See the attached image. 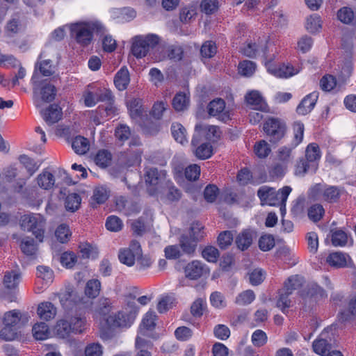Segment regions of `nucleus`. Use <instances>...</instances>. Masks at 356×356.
Wrapping results in <instances>:
<instances>
[{
    "label": "nucleus",
    "mask_w": 356,
    "mask_h": 356,
    "mask_svg": "<svg viewBox=\"0 0 356 356\" xmlns=\"http://www.w3.org/2000/svg\"><path fill=\"white\" fill-rule=\"evenodd\" d=\"M159 42V37L156 34H148L146 36L137 35L134 38L131 45V53L137 58L147 56L150 49L155 47Z\"/></svg>",
    "instance_id": "9"
},
{
    "label": "nucleus",
    "mask_w": 356,
    "mask_h": 356,
    "mask_svg": "<svg viewBox=\"0 0 356 356\" xmlns=\"http://www.w3.org/2000/svg\"><path fill=\"white\" fill-rule=\"evenodd\" d=\"M55 236L60 243H67L71 236L69 227L65 224L60 225L55 231Z\"/></svg>",
    "instance_id": "56"
},
{
    "label": "nucleus",
    "mask_w": 356,
    "mask_h": 356,
    "mask_svg": "<svg viewBox=\"0 0 356 356\" xmlns=\"http://www.w3.org/2000/svg\"><path fill=\"white\" fill-rule=\"evenodd\" d=\"M18 327L3 325L0 330V339L3 341H13L17 337Z\"/></svg>",
    "instance_id": "53"
},
{
    "label": "nucleus",
    "mask_w": 356,
    "mask_h": 356,
    "mask_svg": "<svg viewBox=\"0 0 356 356\" xmlns=\"http://www.w3.org/2000/svg\"><path fill=\"white\" fill-rule=\"evenodd\" d=\"M199 140L196 136H193L191 145L193 147H197L194 151L196 157L201 160H205L210 158L213 154V147L210 143H203L198 145Z\"/></svg>",
    "instance_id": "21"
},
{
    "label": "nucleus",
    "mask_w": 356,
    "mask_h": 356,
    "mask_svg": "<svg viewBox=\"0 0 356 356\" xmlns=\"http://www.w3.org/2000/svg\"><path fill=\"white\" fill-rule=\"evenodd\" d=\"M24 29L25 24L22 15L19 13H15L7 22L4 27V33L8 38H13L22 33Z\"/></svg>",
    "instance_id": "15"
},
{
    "label": "nucleus",
    "mask_w": 356,
    "mask_h": 356,
    "mask_svg": "<svg viewBox=\"0 0 356 356\" xmlns=\"http://www.w3.org/2000/svg\"><path fill=\"white\" fill-rule=\"evenodd\" d=\"M37 313L41 319L48 321L56 316L57 309L51 302H43L38 305Z\"/></svg>",
    "instance_id": "27"
},
{
    "label": "nucleus",
    "mask_w": 356,
    "mask_h": 356,
    "mask_svg": "<svg viewBox=\"0 0 356 356\" xmlns=\"http://www.w3.org/2000/svg\"><path fill=\"white\" fill-rule=\"evenodd\" d=\"M325 210L320 204L312 205L308 210V217L313 222H318L323 216Z\"/></svg>",
    "instance_id": "59"
},
{
    "label": "nucleus",
    "mask_w": 356,
    "mask_h": 356,
    "mask_svg": "<svg viewBox=\"0 0 356 356\" xmlns=\"http://www.w3.org/2000/svg\"><path fill=\"white\" fill-rule=\"evenodd\" d=\"M60 302L63 308L69 314L74 309L81 311L84 307L83 300L77 298L74 291H66L59 294Z\"/></svg>",
    "instance_id": "14"
},
{
    "label": "nucleus",
    "mask_w": 356,
    "mask_h": 356,
    "mask_svg": "<svg viewBox=\"0 0 356 356\" xmlns=\"http://www.w3.org/2000/svg\"><path fill=\"white\" fill-rule=\"evenodd\" d=\"M256 67L254 62L245 60L239 63L238 70L240 74L249 77L254 73Z\"/></svg>",
    "instance_id": "48"
},
{
    "label": "nucleus",
    "mask_w": 356,
    "mask_h": 356,
    "mask_svg": "<svg viewBox=\"0 0 356 356\" xmlns=\"http://www.w3.org/2000/svg\"><path fill=\"white\" fill-rule=\"evenodd\" d=\"M356 316V296L348 301L345 308L341 309L338 314V321L341 323L350 321Z\"/></svg>",
    "instance_id": "22"
},
{
    "label": "nucleus",
    "mask_w": 356,
    "mask_h": 356,
    "mask_svg": "<svg viewBox=\"0 0 356 356\" xmlns=\"http://www.w3.org/2000/svg\"><path fill=\"white\" fill-rule=\"evenodd\" d=\"M72 147L76 154H84L89 150V142L86 138L77 136L72 140Z\"/></svg>",
    "instance_id": "33"
},
{
    "label": "nucleus",
    "mask_w": 356,
    "mask_h": 356,
    "mask_svg": "<svg viewBox=\"0 0 356 356\" xmlns=\"http://www.w3.org/2000/svg\"><path fill=\"white\" fill-rule=\"evenodd\" d=\"M20 314L19 311L16 309L5 313L3 319V325L18 327L17 325L21 320Z\"/></svg>",
    "instance_id": "51"
},
{
    "label": "nucleus",
    "mask_w": 356,
    "mask_h": 356,
    "mask_svg": "<svg viewBox=\"0 0 356 356\" xmlns=\"http://www.w3.org/2000/svg\"><path fill=\"white\" fill-rule=\"evenodd\" d=\"M36 179L39 187L44 190L52 188L55 184L54 176L52 173L47 170H44L42 173L38 175Z\"/></svg>",
    "instance_id": "32"
},
{
    "label": "nucleus",
    "mask_w": 356,
    "mask_h": 356,
    "mask_svg": "<svg viewBox=\"0 0 356 356\" xmlns=\"http://www.w3.org/2000/svg\"><path fill=\"white\" fill-rule=\"evenodd\" d=\"M245 99L253 110L265 111H268V105L261 95L257 90H252L247 93Z\"/></svg>",
    "instance_id": "20"
},
{
    "label": "nucleus",
    "mask_w": 356,
    "mask_h": 356,
    "mask_svg": "<svg viewBox=\"0 0 356 356\" xmlns=\"http://www.w3.org/2000/svg\"><path fill=\"white\" fill-rule=\"evenodd\" d=\"M21 275L15 270L6 272L3 277V284L7 289H15L18 285Z\"/></svg>",
    "instance_id": "42"
},
{
    "label": "nucleus",
    "mask_w": 356,
    "mask_h": 356,
    "mask_svg": "<svg viewBox=\"0 0 356 356\" xmlns=\"http://www.w3.org/2000/svg\"><path fill=\"white\" fill-rule=\"evenodd\" d=\"M306 29L312 33H316L321 28V18L318 15L314 14L307 18Z\"/></svg>",
    "instance_id": "57"
},
{
    "label": "nucleus",
    "mask_w": 356,
    "mask_h": 356,
    "mask_svg": "<svg viewBox=\"0 0 356 356\" xmlns=\"http://www.w3.org/2000/svg\"><path fill=\"white\" fill-rule=\"evenodd\" d=\"M112 309V303L107 298H100L98 300L95 307V312L101 316H106L108 315Z\"/></svg>",
    "instance_id": "37"
},
{
    "label": "nucleus",
    "mask_w": 356,
    "mask_h": 356,
    "mask_svg": "<svg viewBox=\"0 0 356 356\" xmlns=\"http://www.w3.org/2000/svg\"><path fill=\"white\" fill-rule=\"evenodd\" d=\"M254 152L259 158L264 159L270 154L271 148L266 140H261L254 144Z\"/></svg>",
    "instance_id": "47"
},
{
    "label": "nucleus",
    "mask_w": 356,
    "mask_h": 356,
    "mask_svg": "<svg viewBox=\"0 0 356 356\" xmlns=\"http://www.w3.org/2000/svg\"><path fill=\"white\" fill-rule=\"evenodd\" d=\"M105 225L109 231L118 232L122 229L123 223L120 218L115 216H111L107 218Z\"/></svg>",
    "instance_id": "62"
},
{
    "label": "nucleus",
    "mask_w": 356,
    "mask_h": 356,
    "mask_svg": "<svg viewBox=\"0 0 356 356\" xmlns=\"http://www.w3.org/2000/svg\"><path fill=\"white\" fill-rule=\"evenodd\" d=\"M263 130L268 141L273 145H277L286 136L287 125L282 119L268 117L264 122Z\"/></svg>",
    "instance_id": "5"
},
{
    "label": "nucleus",
    "mask_w": 356,
    "mask_h": 356,
    "mask_svg": "<svg viewBox=\"0 0 356 356\" xmlns=\"http://www.w3.org/2000/svg\"><path fill=\"white\" fill-rule=\"evenodd\" d=\"M318 98V92L314 91L306 95L296 108V112L299 115H305L310 113L316 105Z\"/></svg>",
    "instance_id": "19"
},
{
    "label": "nucleus",
    "mask_w": 356,
    "mask_h": 356,
    "mask_svg": "<svg viewBox=\"0 0 356 356\" xmlns=\"http://www.w3.org/2000/svg\"><path fill=\"white\" fill-rule=\"evenodd\" d=\"M142 99L136 98L131 99L127 106L131 118L136 119L143 115V109Z\"/></svg>",
    "instance_id": "44"
},
{
    "label": "nucleus",
    "mask_w": 356,
    "mask_h": 356,
    "mask_svg": "<svg viewBox=\"0 0 356 356\" xmlns=\"http://www.w3.org/2000/svg\"><path fill=\"white\" fill-rule=\"evenodd\" d=\"M43 120L48 125L58 122L62 118V108L56 104H50L47 108L40 111Z\"/></svg>",
    "instance_id": "18"
},
{
    "label": "nucleus",
    "mask_w": 356,
    "mask_h": 356,
    "mask_svg": "<svg viewBox=\"0 0 356 356\" xmlns=\"http://www.w3.org/2000/svg\"><path fill=\"white\" fill-rule=\"evenodd\" d=\"M293 138L287 145L282 146L277 152L278 159L288 163L292 160V151L296 149L303 140L305 126L300 121H296L293 124Z\"/></svg>",
    "instance_id": "7"
},
{
    "label": "nucleus",
    "mask_w": 356,
    "mask_h": 356,
    "mask_svg": "<svg viewBox=\"0 0 356 356\" xmlns=\"http://www.w3.org/2000/svg\"><path fill=\"white\" fill-rule=\"evenodd\" d=\"M255 299V295L252 290H246L239 293L235 300V303L238 305H248Z\"/></svg>",
    "instance_id": "55"
},
{
    "label": "nucleus",
    "mask_w": 356,
    "mask_h": 356,
    "mask_svg": "<svg viewBox=\"0 0 356 356\" xmlns=\"http://www.w3.org/2000/svg\"><path fill=\"white\" fill-rule=\"evenodd\" d=\"M21 228L31 232L39 243L43 242L46 227L45 218L39 213H30L21 216Z\"/></svg>",
    "instance_id": "3"
},
{
    "label": "nucleus",
    "mask_w": 356,
    "mask_h": 356,
    "mask_svg": "<svg viewBox=\"0 0 356 356\" xmlns=\"http://www.w3.org/2000/svg\"><path fill=\"white\" fill-rule=\"evenodd\" d=\"M31 82L33 86V93L35 95L40 94L42 102L50 103L52 102L56 97L57 90L54 85L47 80L38 82L36 80V72H34Z\"/></svg>",
    "instance_id": "11"
},
{
    "label": "nucleus",
    "mask_w": 356,
    "mask_h": 356,
    "mask_svg": "<svg viewBox=\"0 0 356 356\" xmlns=\"http://www.w3.org/2000/svg\"><path fill=\"white\" fill-rule=\"evenodd\" d=\"M275 246L274 237L270 235H263L259 240V248L261 250L266 252L271 250Z\"/></svg>",
    "instance_id": "64"
},
{
    "label": "nucleus",
    "mask_w": 356,
    "mask_h": 356,
    "mask_svg": "<svg viewBox=\"0 0 356 356\" xmlns=\"http://www.w3.org/2000/svg\"><path fill=\"white\" fill-rule=\"evenodd\" d=\"M172 106L177 111H182L187 108L189 104V98L183 92L175 95L172 99Z\"/></svg>",
    "instance_id": "49"
},
{
    "label": "nucleus",
    "mask_w": 356,
    "mask_h": 356,
    "mask_svg": "<svg viewBox=\"0 0 356 356\" xmlns=\"http://www.w3.org/2000/svg\"><path fill=\"white\" fill-rule=\"evenodd\" d=\"M112 160V155L110 152L106 149H100L97 152L95 156V163L97 165L102 168L108 167Z\"/></svg>",
    "instance_id": "38"
},
{
    "label": "nucleus",
    "mask_w": 356,
    "mask_h": 356,
    "mask_svg": "<svg viewBox=\"0 0 356 356\" xmlns=\"http://www.w3.org/2000/svg\"><path fill=\"white\" fill-rule=\"evenodd\" d=\"M145 180L148 188V193L151 195L152 191H158L169 179H166V172L159 170L156 168H146Z\"/></svg>",
    "instance_id": "13"
},
{
    "label": "nucleus",
    "mask_w": 356,
    "mask_h": 356,
    "mask_svg": "<svg viewBox=\"0 0 356 356\" xmlns=\"http://www.w3.org/2000/svg\"><path fill=\"white\" fill-rule=\"evenodd\" d=\"M324 290L317 284H312L299 291L300 296L305 301L316 302L318 296L322 297Z\"/></svg>",
    "instance_id": "26"
},
{
    "label": "nucleus",
    "mask_w": 356,
    "mask_h": 356,
    "mask_svg": "<svg viewBox=\"0 0 356 356\" xmlns=\"http://www.w3.org/2000/svg\"><path fill=\"white\" fill-rule=\"evenodd\" d=\"M216 52V44L211 40L206 41L204 43H203L200 49L201 56L206 58H211L213 57Z\"/></svg>",
    "instance_id": "54"
},
{
    "label": "nucleus",
    "mask_w": 356,
    "mask_h": 356,
    "mask_svg": "<svg viewBox=\"0 0 356 356\" xmlns=\"http://www.w3.org/2000/svg\"><path fill=\"white\" fill-rule=\"evenodd\" d=\"M291 295V293L284 289H282L279 291V297L276 302V306L284 314L287 312L288 309L291 307V301L289 299Z\"/></svg>",
    "instance_id": "41"
},
{
    "label": "nucleus",
    "mask_w": 356,
    "mask_h": 356,
    "mask_svg": "<svg viewBox=\"0 0 356 356\" xmlns=\"http://www.w3.org/2000/svg\"><path fill=\"white\" fill-rule=\"evenodd\" d=\"M101 290V282L97 279H92L86 282L85 286V294L88 298H95L99 294Z\"/></svg>",
    "instance_id": "34"
},
{
    "label": "nucleus",
    "mask_w": 356,
    "mask_h": 356,
    "mask_svg": "<svg viewBox=\"0 0 356 356\" xmlns=\"http://www.w3.org/2000/svg\"><path fill=\"white\" fill-rule=\"evenodd\" d=\"M81 203V197L77 193L69 194L65 200V207L67 211L75 212Z\"/></svg>",
    "instance_id": "40"
},
{
    "label": "nucleus",
    "mask_w": 356,
    "mask_h": 356,
    "mask_svg": "<svg viewBox=\"0 0 356 356\" xmlns=\"http://www.w3.org/2000/svg\"><path fill=\"white\" fill-rule=\"evenodd\" d=\"M211 305L216 309L225 308L227 305L224 295L219 291H214L210 296Z\"/></svg>",
    "instance_id": "61"
},
{
    "label": "nucleus",
    "mask_w": 356,
    "mask_h": 356,
    "mask_svg": "<svg viewBox=\"0 0 356 356\" xmlns=\"http://www.w3.org/2000/svg\"><path fill=\"white\" fill-rule=\"evenodd\" d=\"M115 136L118 140L123 144L130 138V128L126 124H120L115 129Z\"/></svg>",
    "instance_id": "60"
},
{
    "label": "nucleus",
    "mask_w": 356,
    "mask_h": 356,
    "mask_svg": "<svg viewBox=\"0 0 356 356\" xmlns=\"http://www.w3.org/2000/svg\"><path fill=\"white\" fill-rule=\"evenodd\" d=\"M20 249L27 257H35L38 250V244L32 237L25 236L21 240Z\"/></svg>",
    "instance_id": "28"
},
{
    "label": "nucleus",
    "mask_w": 356,
    "mask_h": 356,
    "mask_svg": "<svg viewBox=\"0 0 356 356\" xmlns=\"http://www.w3.org/2000/svg\"><path fill=\"white\" fill-rule=\"evenodd\" d=\"M209 269L207 266L197 260H194L188 264L184 269L186 277L193 280L199 279L204 273H207Z\"/></svg>",
    "instance_id": "17"
},
{
    "label": "nucleus",
    "mask_w": 356,
    "mask_h": 356,
    "mask_svg": "<svg viewBox=\"0 0 356 356\" xmlns=\"http://www.w3.org/2000/svg\"><path fill=\"white\" fill-rule=\"evenodd\" d=\"M332 243L334 246H344L348 242L347 234L341 230L332 231Z\"/></svg>",
    "instance_id": "58"
},
{
    "label": "nucleus",
    "mask_w": 356,
    "mask_h": 356,
    "mask_svg": "<svg viewBox=\"0 0 356 356\" xmlns=\"http://www.w3.org/2000/svg\"><path fill=\"white\" fill-rule=\"evenodd\" d=\"M156 313L153 311H148L142 319V322L140 324L141 330H152L156 327Z\"/></svg>",
    "instance_id": "45"
},
{
    "label": "nucleus",
    "mask_w": 356,
    "mask_h": 356,
    "mask_svg": "<svg viewBox=\"0 0 356 356\" xmlns=\"http://www.w3.org/2000/svg\"><path fill=\"white\" fill-rule=\"evenodd\" d=\"M309 195L315 200H323L328 203H336L339 200L341 190L336 186L316 184L309 189Z\"/></svg>",
    "instance_id": "10"
},
{
    "label": "nucleus",
    "mask_w": 356,
    "mask_h": 356,
    "mask_svg": "<svg viewBox=\"0 0 356 356\" xmlns=\"http://www.w3.org/2000/svg\"><path fill=\"white\" fill-rule=\"evenodd\" d=\"M171 132L173 138L177 142L181 144H184L187 142L186 136V130L180 123H172L171 125Z\"/></svg>",
    "instance_id": "39"
},
{
    "label": "nucleus",
    "mask_w": 356,
    "mask_h": 356,
    "mask_svg": "<svg viewBox=\"0 0 356 356\" xmlns=\"http://www.w3.org/2000/svg\"><path fill=\"white\" fill-rule=\"evenodd\" d=\"M291 190V188L288 186H284L277 191L274 188L262 186L257 191V196L261 205L276 206L279 205L280 202L283 204L286 202Z\"/></svg>",
    "instance_id": "4"
},
{
    "label": "nucleus",
    "mask_w": 356,
    "mask_h": 356,
    "mask_svg": "<svg viewBox=\"0 0 356 356\" xmlns=\"http://www.w3.org/2000/svg\"><path fill=\"white\" fill-rule=\"evenodd\" d=\"M32 332L37 340H44L48 338L50 334L49 326L44 322L35 323L33 326Z\"/></svg>",
    "instance_id": "36"
},
{
    "label": "nucleus",
    "mask_w": 356,
    "mask_h": 356,
    "mask_svg": "<svg viewBox=\"0 0 356 356\" xmlns=\"http://www.w3.org/2000/svg\"><path fill=\"white\" fill-rule=\"evenodd\" d=\"M321 150L316 143H310L305 150V158L299 160L296 168V174L304 176L306 173L314 174L318 168L317 161L321 159Z\"/></svg>",
    "instance_id": "2"
},
{
    "label": "nucleus",
    "mask_w": 356,
    "mask_h": 356,
    "mask_svg": "<svg viewBox=\"0 0 356 356\" xmlns=\"http://www.w3.org/2000/svg\"><path fill=\"white\" fill-rule=\"evenodd\" d=\"M128 306L133 308L130 312L120 311L114 314L109 315L106 318V323L111 327L115 328H127L131 327L133 324L138 309L136 307L135 302H129Z\"/></svg>",
    "instance_id": "8"
},
{
    "label": "nucleus",
    "mask_w": 356,
    "mask_h": 356,
    "mask_svg": "<svg viewBox=\"0 0 356 356\" xmlns=\"http://www.w3.org/2000/svg\"><path fill=\"white\" fill-rule=\"evenodd\" d=\"M198 240L186 234H182L179 238V247L184 253L191 255L195 250Z\"/></svg>",
    "instance_id": "29"
},
{
    "label": "nucleus",
    "mask_w": 356,
    "mask_h": 356,
    "mask_svg": "<svg viewBox=\"0 0 356 356\" xmlns=\"http://www.w3.org/2000/svg\"><path fill=\"white\" fill-rule=\"evenodd\" d=\"M208 113L211 116L217 117L218 120L226 122L230 119L229 114L225 111V102L222 99L218 98L209 102L208 106Z\"/></svg>",
    "instance_id": "16"
},
{
    "label": "nucleus",
    "mask_w": 356,
    "mask_h": 356,
    "mask_svg": "<svg viewBox=\"0 0 356 356\" xmlns=\"http://www.w3.org/2000/svg\"><path fill=\"white\" fill-rule=\"evenodd\" d=\"M328 327L323 330L321 333L320 337L316 339L312 344L314 351L318 355L324 356L327 352L329 353L331 348L330 343L325 339L327 334L328 333Z\"/></svg>",
    "instance_id": "23"
},
{
    "label": "nucleus",
    "mask_w": 356,
    "mask_h": 356,
    "mask_svg": "<svg viewBox=\"0 0 356 356\" xmlns=\"http://www.w3.org/2000/svg\"><path fill=\"white\" fill-rule=\"evenodd\" d=\"M268 65H270V62L266 63L268 71L277 77L288 78L298 72V70L289 64H282L279 67H271L270 66H268Z\"/></svg>",
    "instance_id": "24"
},
{
    "label": "nucleus",
    "mask_w": 356,
    "mask_h": 356,
    "mask_svg": "<svg viewBox=\"0 0 356 356\" xmlns=\"http://www.w3.org/2000/svg\"><path fill=\"white\" fill-rule=\"evenodd\" d=\"M237 248L241 251L248 250L252 243V233L250 230L245 229L239 233L235 239Z\"/></svg>",
    "instance_id": "30"
},
{
    "label": "nucleus",
    "mask_w": 356,
    "mask_h": 356,
    "mask_svg": "<svg viewBox=\"0 0 356 356\" xmlns=\"http://www.w3.org/2000/svg\"><path fill=\"white\" fill-rule=\"evenodd\" d=\"M268 47L266 44L259 46L255 43H249L244 49L243 54L250 58H254L261 56L266 57Z\"/></svg>",
    "instance_id": "31"
},
{
    "label": "nucleus",
    "mask_w": 356,
    "mask_h": 356,
    "mask_svg": "<svg viewBox=\"0 0 356 356\" xmlns=\"http://www.w3.org/2000/svg\"><path fill=\"white\" fill-rule=\"evenodd\" d=\"M327 262L332 266L343 268L346 266V257L341 252H333L327 257Z\"/></svg>",
    "instance_id": "46"
},
{
    "label": "nucleus",
    "mask_w": 356,
    "mask_h": 356,
    "mask_svg": "<svg viewBox=\"0 0 356 356\" xmlns=\"http://www.w3.org/2000/svg\"><path fill=\"white\" fill-rule=\"evenodd\" d=\"M302 286V278L298 275L289 277L285 282L283 289L292 294L293 291L298 289Z\"/></svg>",
    "instance_id": "50"
},
{
    "label": "nucleus",
    "mask_w": 356,
    "mask_h": 356,
    "mask_svg": "<svg viewBox=\"0 0 356 356\" xmlns=\"http://www.w3.org/2000/svg\"><path fill=\"white\" fill-rule=\"evenodd\" d=\"M129 83V72L126 66H123L115 74L114 84L118 90L123 91L127 88Z\"/></svg>",
    "instance_id": "25"
},
{
    "label": "nucleus",
    "mask_w": 356,
    "mask_h": 356,
    "mask_svg": "<svg viewBox=\"0 0 356 356\" xmlns=\"http://www.w3.org/2000/svg\"><path fill=\"white\" fill-rule=\"evenodd\" d=\"M97 102H106L108 105L106 107L105 111L107 114L113 113L115 111V108L113 106L114 102V96L109 90H105L101 93L97 95Z\"/></svg>",
    "instance_id": "35"
},
{
    "label": "nucleus",
    "mask_w": 356,
    "mask_h": 356,
    "mask_svg": "<svg viewBox=\"0 0 356 356\" xmlns=\"http://www.w3.org/2000/svg\"><path fill=\"white\" fill-rule=\"evenodd\" d=\"M202 255L207 261L216 263L219 257V251L213 246H207L202 250Z\"/></svg>",
    "instance_id": "63"
},
{
    "label": "nucleus",
    "mask_w": 356,
    "mask_h": 356,
    "mask_svg": "<svg viewBox=\"0 0 356 356\" xmlns=\"http://www.w3.org/2000/svg\"><path fill=\"white\" fill-rule=\"evenodd\" d=\"M104 26L99 22H89L83 24H73L71 32L75 35V40L82 47L88 46L93 38V33H100Z\"/></svg>",
    "instance_id": "6"
},
{
    "label": "nucleus",
    "mask_w": 356,
    "mask_h": 356,
    "mask_svg": "<svg viewBox=\"0 0 356 356\" xmlns=\"http://www.w3.org/2000/svg\"><path fill=\"white\" fill-rule=\"evenodd\" d=\"M86 318L81 314L71 316L70 320L61 318L54 327V333L60 339H66L71 333H81L86 325Z\"/></svg>",
    "instance_id": "1"
},
{
    "label": "nucleus",
    "mask_w": 356,
    "mask_h": 356,
    "mask_svg": "<svg viewBox=\"0 0 356 356\" xmlns=\"http://www.w3.org/2000/svg\"><path fill=\"white\" fill-rule=\"evenodd\" d=\"M19 161L24 166L31 176L38 170L40 166L33 159L26 154L20 155Z\"/></svg>",
    "instance_id": "52"
},
{
    "label": "nucleus",
    "mask_w": 356,
    "mask_h": 356,
    "mask_svg": "<svg viewBox=\"0 0 356 356\" xmlns=\"http://www.w3.org/2000/svg\"><path fill=\"white\" fill-rule=\"evenodd\" d=\"M152 196H158L165 204L178 202L181 197V191L171 180H168L158 191H152Z\"/></svg>",
    "instance_id": "12"
},
{
    "label": "nucleus",
    "mask_w": 356,
    "mask_h": 356,
    "mask_svg": "<svg viewBox=\"0 0 356 356\" xmlns=\"http://www.w3.org/2000/svg\"><path fill=\"white\" fill-rule=\"evenodd\" d=\"M166 54L170 60L178 62L183 58L184 49L182 47L178 44H171L167 47Z\"/></svg>",
    "instance_id": "43"
}]
</instances>
